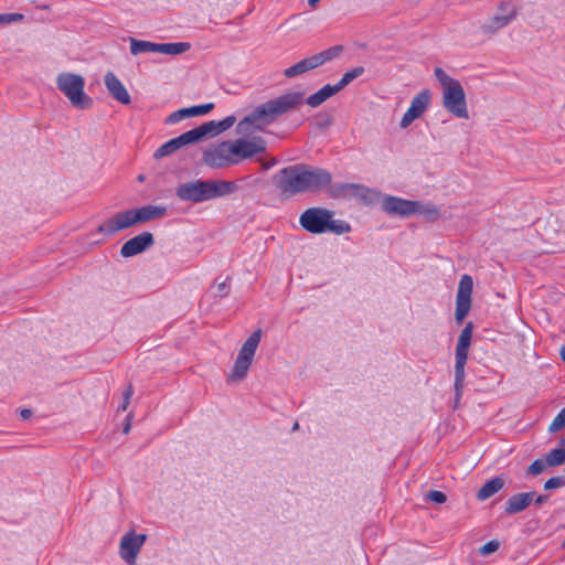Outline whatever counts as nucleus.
I'll return each mask as SVG.
<instances>
[{
    "mask_svg": "<svg viewBox=\"0 0 565 565\" xmlns=\"http://www.w3.org/2000/svg\"><path fill=\"white\" fill-rule=\"evenodd\" d=\"M338 89L335 88L334 85H326L323 86L322 88H320L318 92L313 93L312 95H310L307 99H306V103L312 107V108H316L318 106H320L321 104H323L327 99H329L330 97L334 96L335 94H338Z\"/></svg>",
    "mask_w": 565,
    "mask_h": 565,
    "instance_id": "obj_23",
    "label": "nucleus"
},
{
    "mask_svg": "<svg viewBox=\"0 0 565 565\" xmlns=\"http://www.w3.org/2000/svg\"><path fill=\"white\" fill-rule=\"evenodd\" d=\"M180 113H181V116L182 118H188V117H195V110H194V106L193 107H189V108H182V109H179Z\"/></svg>",
    "mask_w": 565,
    "mask_h": 565,
    "instance_id": "obj_37",
    "label": "nucleus"
},
{
    "mask_svg": "<svg viewBox=\"0 0 565 565\" xmlns=\"http://www.w3.org/2000/svg\"><path fill=\"white\" fill-rule=\"evenodd\" d=\"M137 225V220L132 209L120 211L106 218L98 227V233L105 236H113L118 232L128 230Z\"/></svg>",
    "mask_w": 565,
    "mask_h": 565,
    "instance_id": "obj_14",
    "label": "nucleus"
},
{
    "mask_svg": "<svg viewBox=\"0 0 565 565\" xmlns=\"http://www.w3.org/2000/svg\"><path fill=\"white\" fill-rule=\"evenodd\" d=\"M565 427V408H563L548 426L550 433L558 431Z\"/></svg>",
    "mask_w": 565,
    "mask_h": 565,
    "instance_id": "obj_29",
    "label": "nucleus"
},
{
    "mask_svg": "<svg viewBox=\"0 0 565 565\" xmlns=\"http://www.w3.org/2000/svg\"><path fill=\"white\" fill-rule=\"evenodd\" d=\"M131 422H132V415L131 414H128L127 418H126V422L124 424V428H122V433L124 434H128L130 431V428H131Z\"/></svg>",
    "mask_w": 565,
    "mask_h": 565,
    "instance_id": "obj_39",
    "label": "nucleus"
},
{
    "mask_svg": "<svg viewBox=\"0 0 565 565\" xmlns=\"http://www.w3.org/2000/svg\"><path fill=\"white\" fill-rule=\"evenodd\" d=\"M431 94L428 89H423L418 94H416L407 110L403 115L399 121V128L406 129L409 127L416 119L420 118L427 108L430 105Z\"/></svg>",
    "mask_w": 565,
    "mask_h": 565,
    "instance_id": "obj_16",
    "label": "nucleus"
},
{
    "mask_svg": "<svg viewBox=\"0 0 565 565\" xmlns=\"http://www.w3.org/2000/svg\"><path fill=\"white\" fill-rule=\"evenodd\" d=\"M129 404H130V402H129V401H126V399H124V398H122V403H121V405H120V409H121V411H124V412H125V411H127V409H128Z\"/></svg>",
    "mask_w": 565,
    "mask_h": 565,
    "instance_id": "obj_43",
    "label": "nucleus"
},
{
    "mask_svg": "<svg viewBox=\"0 0 565 565\" xmlns=\"http://www.w3.org/2000/svg\"><path fill=\"white\" fill-rule=\"evenodd\" d=\"M548 467H557L565 462V449L556 448L551 450L545 457Z\"/></svg>",
    "mask_w": 565,
    "mask_h": 565,
    "instance_id": "obj_28",
    "label": "nucleus"
},
{
    "mask_svg": "<svg viewBox=\"0 0 565 565\" xmlns=\"http://www.w3.org/2000/svg\"><path fill=\"white\" fill-rule=\"evenodd\" d=\"M321 0H308L310 7L315 8Z\"/></svg>",
    "mask_w": 565,
    "mask_h": 565,
    "instance_id": "obj_44",
    "label": "nucleus"
},
{
    "mask_svg": "<svg viewBox=\"0 0 565 565\" xmlns=\"http://www.w3.org/2000/svg\"><path fill=\"white\" fill-rule=\"evenodd\" d=\"M137 220V224L146 223L152 220L162 217L167 207L159 205H146L137 209H132Z\"/></svg>",
    "mask_w": 565,
    "mask_h": 565,
    "instance_id": "obj_21",
    "label": "nucleus"
},
{
    "mask_svg": "<svg viewBox=\"0 0 565 565\" xmlns=\"http://www.w3.org/2000/svg\"><path fill=\"white\" fill-rule=\"evenodd\" d=\"M426 499L429 500V501H433L435 503H445L446 500H447V497L444 492L441 491H437V490H431L429 491L427 494H426Z\"/></svg>",
    "mask_w": 565,
    "mask_h": 565,
    "instance_id": "obj_34",
    "label": "nucleus"
},
{
    "mask_svg": "<svg viewBox=\"0 0 565 565\" xmlns=\"http://www.w3.org/2000/svg\"><path fill=\"white\" fill-rule=\"evenodd\" d=\"M237 191V184L226 180H194L178 185L175 195L185 202L202 203L227 196Z\"/></svg>",
    "mask_w": 565,
    "mask_h": 565,
    "instance_id": "obj_4",
    "label": "nucleus"
},
{
    "mask_svg": "<svg viewBox=\"0 0 565 565\" xmlns=\"http://www.w3.org/2000/svg\"><path fill=\"white\" fill-rule=\"evenodd\" d=\"M505 484V480L502 477H495L487 481L478 491L477 499L484 501L495 493H498Z\"/></svg>",
    "mask_w": 565,
    "mask_h": 565,
    "instance_id": "obj_22",
    "label": "nucleus"
},
{
    "mask_svg": "<svg viewBox=\"0 0 565 565\" xmlns=\"http://www.w3.org/2000/svg\"><path fill=\"white\" fill-rule=\"evenodd\" d=\"M547 495H539L536 499H535V503L536 504H543L547 501Z\"/></svg>",
    "mask_w": 565,
    "mask_h": 565,
    "instance_id": "obj_41",
    "label": "nucleus"
},
{
    "mask_svg": "<svg viewBox=\"0 0 565 565\" xmlns=\"http://www.w3.org/2000/svg\"><path fill=\"white\" fill-rule=\"evenodd\" d=\"M182 119H183V118H182V116H181L180 110H177V111L172 113V114L168 117L167 122H169V124H174V122H178V121H180V120H182Z\"/></svg>",
    "mask_w": 565,
    "mask_h": 565,
    "instance_id": "obj_38",
    "label": "nucleus"
},
{
    "mask_svg": "<svg viewBox=\"0 0 565 565\" xmlns=\"http://www.w3.org/2000/svg\"><path fill=\"white\" fill-rule=\"evenodd\" d=\"M500 547V542L498 540H491L486 544L479 547V553L482 556H488L490 554L495 553Z\"/></svg>",
    "mask_w": 565,
    "mask_h": 565,
    "instance_id": "obj_31",
    "label": "nucleus"
},
{
    "mask_svg": "<svg viewBox=\"0 0 565 565\" xmlns=\"http://www.w3.org/2000/svg\"><path fill=\"white\" fill-rule=\"evenodd\" d=\"M216 289L220 296H226L230 291V281L228 279H224L223 281L216 282Z\"/></svg>",
    "mask_w": 565,
    "mask_h": 565,
    "instance_id": "obj_36",
    "label": "nucleus"
},
{
    "mask_svg": "<svg viewBox=\"0 0 565 565\" xmlns=\"http://www.w3.org/2000/svg\"><path fill=\"white\" fill-rule=\"evenodd\" d=\"M547 467L545 459H536L529 466L527 473L537 476L543 473Z\"/></svg>",
    "mask_w": 565,
    "mask_h": 565,
    "instance_id": "obj_30",
    "label": "nucleus"
},
{
    "mask_svg": "<svg viewBox=\"0 0 565 565\" xmlns=\"http://www.w3.org/2000/svg\"><path fill=\"white\" fill-rule=\"evenodd\" d=\"M564 486H565V479L563 477H553V478H550L544 483V489L545 490H554L557 488H562Z\"/></svg>",
    "mask_w": 565,
    "mask_h": 565,
    "instance_id": "obj_32",
    "label": "nucleus"
},
{
    "mask_svg": "<svg viewBox=\"0 0 565 565\" xmlns=\"http://www.w3.org/2000/svg\"><path fill=\"white\" fill-rule=\"evenodd\" d=\"M415 214L423 215L428 221H436L440 217V212L438 207L434 204H425L415 201Z\"/></svg>",
    "mask_w": 565,
    "mask_h": 565,
    "instance_id": "obj_26",
    "label": "nucleus"
},
{
    "mask_svg": "<svg viewBox=\"0 0 565 565\" xmlns=\"http://www.w3.org/2000/svg\"><path fill=\"white\" fill-rule=\"evenodd\" d=\"M214 108V104L209 103L204 105L194 106L195 116H201L210 113Z\"/></svg>",
    "mask_w": 565,
    "mask_h": 565,
    "instance_id": "obj_35",
    "label": "nucleus"
},
{
    "mask_svg": "<svg viewBox=\"0 0 565 565\" xmlns=\"http://www.w3.org/2000/svg\"><path fill=\"white\" fill-rule=\"evenodd\" d=\"M23 14L21 13H4L0 14V24H9L23 20Z\"/></svg>",
    "mask_w": 565,
    "mask_h": 565,
    "instance_id": "obj_33",
    "label": "nucleus"
},
{
    "mask_svg": "<svg viewBox=\"0 0 565 565\" xmlns=\"http://www.w3.org/2000/svg\"><path fill=\"white\" fill-rule=\"evenodd\" d=\"M473 332V323L468 322L462 329L457 347H456V365H455V390H456V403L461 397L463 384H465V365L468 359V350L471 344Z\"/></svg>",
    "mask_w": 565,
    "mask_h": 565,
    "instance_id": "obj_11",
    "label": "nucleus"
},
{
    "mask_svg": "<svg viewBox=\"0 0 565 565\" xmlns=\"http://www.w3.org/2000/svg\"><path fill=\"white\" fill-rule=\"evenodd\" d=\"M303 100L302 92H288L267 100L237 124L236 135L238 138L258 137L257 132L264 131L277 118L297 109Z\"/></svg>",
    "mask_w": 565,
    "mask_h": 565,
    "instance_id": "obj_1",
    "label": "nucleus"
},
{
    "mask_svg": "<svg viewBox=\"0 0 565 565\" xmlns=\"http://www.w3.org/2000/svg\"><path fill=\"white\" fill-rule=\"evenodd\" d=\"M473 289V279L469 275H463L460 278L457 296H456V310L455 320L461 323L471 308V294Z\"/></svg>",
    "mask_w": 565,
    "mask_h": 565,
    "instance_id": "obj_15",
    "label": "nucleus"
},
{
    "mask_svg": "<svg viewBox=\"0 0 565 565\" xmlns=\"http://www.w3.org/2000/svg\"><path fill=\"white\" fill-rule=\"evenodd\" d=\"M56 86L77 109H88L93 106V99L85 93V78L76 73L62 72L56 76Z\"/></svg>",
    "mask_w": 565,
    "mask_h": 565,
    "instance_id": "obj_9",
    "label": "nucleus"
},
{
    "mask_svg": "<svg viewBox=\"0 0 565 565\" xmlns=\"http://www.w3.org/2000/svg\"><path fill=\"white\" fill-rule=\"evenodd\" d=\"M562 446H565V437L561 441Z\"/></svg>",
    "mask_w": 565,
    "mask_h": 565,
    "instance_id": "obj_47",
    "label": "nucleus"
},
{
    "mask_svg": "<svg viewBox=\"0 0 565 565\" xmlns=\"http://www.w3.org/2000/svg\"><path fill=\"white\" fill-rule=\"evenodd\" d=\"M191 49L189 42H177V43H158L157 53L166 55H179L188 52Z\"/></svg>",
    "mask_w": 565,
    "mask_h": 565,
    "instance_id": "obj_24",
    "label": "nucleus"
},
{
    "mask_svg": "<svg viewBox=\"0 0 565 565\" xmlns=\"http://www.w3.org/2000/svg\"><path fill=\"white\" fill-rule=\"evenodd\" d=\"M415 201L386 195L382 199L381 207L390 215L407 217L415 214Z\"/></svg>",
    "mask_w": 565,
    "mask_h": 565,
    "instance_id": "obj_17",
    "label": "nucleus"
},
{
    "mask_svg": "<svg viewBox=\"0 0 565 565\" xmlns=\"http://www.w3.org/2000/svg\"><path fill=\"white\" fill-rule=\"evenodd\" d=\"M340 49L331 47L318 54L306 57L284 71V76L292 78L315 70L338 55Z\"/></svg>",
    "mask_w": 565,
    "mask_h": 565,
    "instance_id": "obj_12",
    "label": "nucleus"
},
{
    "mask_svg": "<svg viewBox=\"0 0 565 565\" xmlns=\"http://www.w3.org/2000/svg\"><path fill=\"white\" fill-rule=\"evenodd\" d=\"M147 541V534H137L135 531H127L120 539L119 556L128 565H136L137 557L143 544Z\"/></svg>",
    "mask_w": 565,
    "mask_h": 565,
    "instance_id": "obj_13",
    "label": "nucleus"
},
{
    "mask_svg": "<svg viewBox=\"0 0 565 565\" xmlns=\"http://www.w3.org/2000/svg\"><path fill=\"white\" fill-rule=\"evenodd\" d=\"M519 12L520 7L515 0H501L495 4L493 13L480 23L479 32L491 39L516 20Z\"/></svg>",
    "mask_w": 565,
    "mask_h": 565,
    "instance_id": "obj_8",
    "label": "nucleus"
},
{
    "mask_svg": "<svg viewBox=\"0 0 565 565\" xmlns=\"http://www.w3.org/2000/svg\"><path fill=\"white\" fill-rule=\"evenodd\" d=\"M105 86L109 95L122 105H128L131 102L130 95L121 83V81L113 72H107L104 76Z\"/></svg>",
    "mask_w": 565,
    "mask_h": 565,
    "instance_id": "obj_19",
    "label": "nucleus"
},
{
    "mask_svg": "<svg viewBox=\"0 0 565 565\" xmlns=\"http://www.w3.org/2000/svg\"><path fill=\"white\" fill-rule=\"evenodd\" d=\"M299 223L306 231L313 234L332 232L341 235L351 231L349 223L333 218L332 211L321 207H311L306 210L300 215Z\"/></svg>",
    "mask_w": 565,
    "mask_h": 565,
    "instance_id": "obj_7",
    "label": "nucleus"
},
{
    "mask_svg": "<svg viewBox=\"0 0 565 565\" xmlns=\"http://www.w3.org/2000/svg\"><path fill=\"white\" fill-rule=\"evenodd\" d=\"M434 75L440 85L443 107L456 118L469 119L466 92L461 83L447 74L441 67H436Z\"/></svg>",
    "mask_w": 565,
    "mask_h": 565,
    "instance_id": "obj_6",
    "label": "nucleus"
},
{
    "mask_svg": "<svg viewBox=\"0 0 565 565\" xmlns=\"http://www.w3.org/2000/svg\"><path fill=\"white\" fill-rule=\"evenodd\" d=\"M351 188H352V189H354V190H356V191H361V190H363V188H361V186H359V185H352Z\"/></svg>",
    "mask_w": 565,
    "mask_h": 565,
    "instance_id": "obj_46",
    "label": "nucleus"
},
{
    "mask_svg": "<svg viewBox=\"0 0 565 565\" xmlns=\"http://www.w3.org/2000/svg\"><path fill=\"white\" fill-rule=\"evenodd\" d=\"M297 428H298V423H296V424L294 425V429H297Z\"/></svg>",
    "mask_w": 565,
    "mask_h": 565,
    "instance_id": "obj_48",
    "label": "nucleus"
},
{
    "mask_svg": "<svg viewBox=\"0 0 565 565\" xmlns=\"http://www.w3.org/2000/svg\"><path fill=\"white\" fill-rule=\"evenodd\" d=\"M132 394H134L132 386H131V385H129V386L125 390L124 395H122V398H124V399H126V401H129V402H130V399H131V397H132Z\"/></svg>",
    "mask_w": 565,
    "mask_h": 565,
    "instance_id": "obj_40",
    "label": "nucleus"
},
{
    "mask_svg": "<svg viewBox=\"0 0 565 565\" xmlns=\"http://www.w3.org/2000/svg\"><path fill=\"white\" fill-rule=\"evenodd\" d=\"M20 414H21V417L23 419H28L31 416V411L30 409H23V411H21Z\"/></svg>",
    "mask_w": 565,
    "mask_h": 565,
    "instance_id": "obj_42",
    "label": "nucleus"
},
{
    "mask_svg": "<svg viewBox=\"0 0 565 565\" xmlns=\"http://www.w3.org/2000/svg\"><path fill=\"white\" fill-rule=\"evenodd\" d=\"M130 42V52L132 55H138L141 53H157L158 43H152L149 41L137 40L134 38L129 39Z\"/></svg>",
    "mask_w": 565,
    "mask_h": 565,
    "instance_id": "obj_25",
    "label": "nucleus"
},
{
    "mask_svg": "<svg viewBox=\"0 0 565 565\" xmlns=\"http://www.w3.org/2000/svg\"><path fill=\"white\" fill-rule=\"evenodd\" d=\"M534 492H522L510 497L505 503V513L515 514L524 511L533 501Z\"/></svg>",
    "mask_w": 565,
    "mask_h": 565,
    "instance_id": "obj_20",
    "label": "nucleus"
},
{
    "mask_svg": "<svg viewBox=\"0 0 565 565\" xmlns=\"http://www.w3.org/2000/svg\"><path fill=\"white\" fill-rule=\"evenodd\" d=\"M559 354H561L562 360L565 362V345L561 348Z\"/></svg>",
    "mask_w": 565,
    "mask_h": 565,
    "instance_id": "obj_45",
    "label": "nucleus"
},
{
    "mask_svg": "<svg viewBox=\"0 0 565 565\" xmlns=\"http://www.w3.org/2000/svg\"><path fill=\"white\" fill-rule=\"evenodd\" d=\"M153 243V235L150 232H143L127 241L120 248V255L126 258L135 256L151 247Z\"/></svg>",
    "mask_w": 565,
    "mask_h": 565,
    "instance_id": "obj_18",
    "label": "nucleus"
},
{
    "mask_svg": "<svg viewBox=\"0 0 565 565\" xmlns=\"http://www.w3.org/2000/svg\"><path fill=\"white\" fill-rule=\"evenodd\" d=\"M262 339V330H255L241 347L234 365L226 380L228 383H238L243 381L253 364L256 350Z\"/></svg>",
    "mask_w": 565,
    "mask_h": 565,
    "instance_id": "obj_10",
    "label": "nucleus"
},
{
    "mask_svg": "<svg viewBox=\"0 0 565 565\" xmlns=\"http://www.w3.org/2000/svg\"><path fill=\"white\" fill-rule=\"evenodd\" d=\"M364 73V67L358 66L354 67L347 73L343 74L342 78L339 81L338 84H335V88L338 92H340L342 88H344L347 85H349L353 79L361 76Z\"/></svg>",
    "mask_w": 565,
    "mask_h": 565,
    "instance_id": "obj_27",
    "label": "nucleus"
},
{
    "mask_svg": "<svg viewBox=\"0 0 565 565\" xmlns=\"http://www.w3.org/2000/svg\"><path fill=\"white\" fill-rule=\"evenodd\" d=\"M236 121V118L234 116H228L220 121H207L202 124L201 126L189 130L182 135H180L177 138H173L166 143H163L160 148H158L153 154L156 159H161L163 157H167L180 148L198 142L205 137H214L220 135L221 132L227 130L231 128Z\"/></svg>",
    "mask_w": 565,
    "mask_h": 565,
    "instance_id": "obj_5",
    "label": "nucleus"
},
{
    "mask_svg": "<svg viewBox=\"0 0 565 565\" xmlns=\"http://www.w3.org/2000/svg\"><path fill=\"white\" fill-rule=\"evenodd\" d=\"M563 547H565V539H564V542H563Z\"/></svg>",
    "mask_w": 565,
    "mask_h": 565,
    "instance_id": "obj_49",
    "label": "nucleus"
},
{
    "mask_svg": "<svg viewBox=\"0 0 565 565\" xmlns=\"http://www.w3.org/2000/svg\"><path fill=\"white\" fill-rule=\"evenodd\" d=\"M266 151L262 137L236 138L209 147L203 152V162L214 169L237 164Z\"/></svg>",
    "mask_w": 565,
    "mask_h": 565,
    "instance_id": "obj_2",
    "label": "nucleus"
},
{
    "mask_svg": "<svg viewBox=\"0 0 565 565\" xmlns=\"http://www.w3.org/2000/svg\"><path fill=\"white\" fill-rule=\"evenodd\" d=\"M331 183V174L319 168L296 164L284 168L277 175L279 190L289 195L319 191Z\"/></svg>",
    "mask_w": 565,
    "mask_h": 565,
    "instance_id": "obj_3",
    "label": "nucleus"
}]
</instances>
